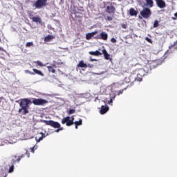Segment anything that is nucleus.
I'll return each mask as SVG.
<instances>
[{"instance_id": "nucleus-15", "label": "nucleus", "mask_w": 177, "mask_h": 177, "mask_svg": "<svg viewBox=\"0 0 177 177\" xmlns=\"http://www.w3.org/2000/svg\"><path fill=\"white\" fill-rule=\"evenodd\" d=\"M96 34H97V31H94V32H92L90 33H87L86 35V39L87 40L92 39L93 37H95V35H96Z\"/></svg>"}, {"instance_id": "nucleus-18", "label": "nucleus", "mask_w": 177, "mask_h": 177, "mask_svg": "<svg viewBox=\"0 0 177 177\" xmlns=\"http://www.w3.org/2000/svg\"><path fill=\"white\" fill-rule=\"evenodd\" d=\"M129 13L130 16H138V11H136L133 8L129 9Z\"/></svg>"}, {"instance_id": "nucleus-29", "label": "nucleus", "mask_w": 177, "mask_h": 177, "mask_svg": "<svg viewBox=\"0 0 177 177\" xmlns=\"http://www.w3.org/2000/svg\"><path fill=\"white\" fill-rule=\"evenodd\" d=\"M34 64H36L37 66H39V67H44L45 66L44 64H42V62H41V61H36V62H34Z\"/></svg>"}, {"instance_id": "nucleus-5", "label": "nucleus", "mask_w": 177, "mask_h": 177, "mask_svg": "<svg viewBox=\"0 0 177 177\" xmlns=\"http://www.w3.org/2000/svg\"><path fill=\"white\" fill-rule=\"evenodd\" d=\"M25 157V155H21V156H17V155H14L12 157V161L11 164L12 165L10 167L8 173H12L14 172V169H15V165H16L17 162H19L22 158Z\"/></svg>"}, {"instance_id": "nucleus-14", "label": "nucleus", "mask_w": 177, "mask_h": 177, "mask_svg": "<svg viewBox=\"0 0 177 177\" xmlns=\"http://www.w3.org/2000/svg\"><path fill=\"white\" fill-rule=\"evenodd\" d=\"M44 138H46L45 134L44 133H39V134L36 136L35 140L37 142H39L41 140H43Z\"/></svg>"}, {"instance_id": "nucleus-38", "label": "nucleus", "mask_w": 177, "mask_h": 177, "mask_svg": "<svg viewBox=\"0 0 177 177\" xmlns=\"http://www.w3.org/2000/svg\"><path fill=\"white\" fill-rule=\"evenodd\" d=\"M146 41H147V42H149V44H152L151 39H150L149 37H146Z\"/></svg>"}, {"instance_id": "nucleus-35", "label": "nucleus", "mask_w": 177, "mask_h": 177, "mask_svg": "<svg viewBox=\"0 0 177 177\" xmlns=\"http://www.w3.org/2000/svg\"><path fill=\"white\" fill-rule=\"evenodd\" d=\"M106 20H108V21H111L113 20V17L107 16Z\"/></svg>"}, {"instance_id": "nucleus-41", "label": "nucleus", "mask_w": 177, "mask_h": 177, "mask_svg": "<svg viewBox=\"0 0 177 177\" xmlns=\"http://www.w3.org/2000/svg\"><path fill=\"white\" fill-rule=\"evenodd\" d=\"M124 92V90H119L118 95H122Z\"/></svg>"}, {"instance_id": "nucleus-12", "label": "nucleus", "mask_w": 177, "mask_h": 177, "mask_svg": "<svg viewBox=\"0 0 177 177\" xmlns=\"http://www.w3.org/2000/svg\"><path fill=\"white\" fill-rule=\"evenodd\" d=\"M46 68H47V70H48L49 73H56L55 68H57V66L55 64H50V66H47Z\"/></svg>"}, {"instance_id": "nucleus-28", "label": "nucleus", "mask_w": 177, "mask_h": 177, "mask_svg": "<svg viewBox=\"0 0 177 177\" xmlns=\"http://www.w3.org/2000/svg\"><path fill=\"white\" fill-rule=\"evenodd\" d=\"M73 124H75V126L82 125V119H80V121L73 122Z\"/></svg>"}, {"instance_id": "nucleus-8", "label": "nucleus", "mask_w": 177, "mask_h": 177, "mask_svg": "<svg viewBox=\"0 0 177 177\" xmlns=\"http://www.w3.org/2000/svg\"><path fill=\"white\" fill-rule=\"evenodd\" d=\"M140 15L143 19H149L150 16H151V10L149 8H144Z\"/></svg>"}, {"instance_id": "nucleus-45", "label": "nucleus", "mask_w": 177, "mask_h": 177, "mask_svg": "<svg viewBox=\"0 0 177 177\" xmlns=\"http://www.w3.org/2000/svg\"><path fill=\"white\" fill-rule=\"evenodd\" d=\"M78 125H75V128L76 129H78Z\"/></svg>"}, {"instance_id": "nucleus-37", "label": "nucleus", "mask_w": 177, "mask_h": 177, "mask_svg": "<svg viewBox=\"0 0 177 177\" xmlns=\"http://www.w3.org/2000/svg\"><path fill=\"white\" fill-rule=\"evenodd\" d=\"M32 153H35V150L37 149V147L34 146L32 148H30Z\"/></svg>"}, {"instance_id": "nucleus-4", "label": "nucleus", "mask_w": 177, "mask_h": 177, "mask_svg": "<svg viewBox=\"0 0 177 177\" xmlns=\"http://www.w3.org/2000/svg\"><path fill=\"white\" fill-rule=\"evenodd\" d=\"M104 8H105V12L106 13H109V15H112L114 16L115 15V8L114 5H115V3H113L111 1H108V2H104Z\"/></svg>"}, {"instance_id": "nucleus-27", "label": "nucleus", "mask_w": 177, "mask_h": 177, "mask_svg": "<svg viewBox=\"0 0 177 177\" xmlns=\"http://www.w3.org/2000/svg\"><path fill=\"white\" fill-rule=\"evenodd\" d=\"M140 58L142 60V62H148V57H147V55L145 54H142L140 57Z\"/></svg>"}, {"instance_id": "nucleus-7", "label": "nucleus", "mask_w": 177, "mask_h": 177, "mask_svg": "<svg viewBox=\"0 0 177 177\" xmlns=\"http://www.w3.org/2000/svg\"><path fill=\"white\" fill-rule=\"evenodd\" d=\"M93 64H86L84 62V60H80L76 66V70L77 71H79V70L80 69L84 71V69H86V68H93Z\"/></svg>"}, {"instance_id": "nucleus-48", "label": "nucleus", "mask_w": 177, "mask_h": 177, "mask_svg": "<svg viewBox=\"0 0 177 177\" xmlns=\"http://www.w3.org/2000/svg\"><path fill=\"white\" fill-rule=\"evenodd\" d=\"M8 176V175H6L5 176H3V177H7Z\"/></svg>"}, {"instance_id": "nucleus-10", "label": "nucleus", "mask_w": 177, "mask_h": 177, "mask_svg": "<svg viewBox=\"0 0 177 177\" xmlns=\"http://www.w3.org/2000/svg\"><path fill=\"white\" fill-rule=\"evenodd\" d=\"M48 100H46L44 99L33 98L32 104H33L34 105H36V106H43V105H45V104H48Z\"/></svg>"}, {"instance_id": "nucleus-16", "label": "nucleus", "mask_w": 177, "mask_h": 177, "mask_svg": "<svg viewBox=\"0 0 177 177\" xmlns=\"http://www.w3.org/2000/svg\"><path fill=\"white\" fill-rule=\"evenodd\" d=\"M30 19L34 22V23H39V24H41L42 23V21L41 19V17H30Z\"/></svg>"}, {"instance_id": "nucleus-1", "label": "nucleus", "mask_w": 177, "mask_h": 177, "mask_svg": "<svg viewBox=\"0 0 177 177\" xmlns=\"http://www.w3.org/2000/svg\"><path fill=\"white\" fill-rule=\"evenodd\" d=\"M32 104V101L28 98H24L20 100L18 112L22 114L23 115H26L29 113L28 109L29 105Z\"/></svg>"}, {"instance_id": "nucleus-21", "label": "nucleus", "mask_w": 177, "mask_h": 177, "mask_svg": "<svg viewBox=\"0 0 177 177\" xmlns=\"http://www.w3.org/2000/svg\"><path fill=\"white\" fill-rule=\"evenodd\" d=\"M151 64H147L145 65V68H144V71L146 73H149L151 71Z\"/></svg>"}, {"instance_id": "nucleus-34", "label": "nucleus", "mask_w": 177, "mask_h": 177, "mask_svg": "<svg viewBox=\"0 0 177 177\" xmlns=\"http://www.w3.org/2000/svg\"><path fill=\"white\" fill-rule=\"evenodd\" d=\"M74 113H75V109H70L69 111H68V113L69 115H72Z\"/></svg>"}, {"instance_id": "nucleus-22", "label": "nucleus", "mask_w": 177, "mask_h": 177, "mask_svg": "<svg viewBox=\"0 0 177 177\" xmlns=\"http://www.w3.org/2000/svg\"><path fill=\"white\" fill-rule=\"evenodd\" d=\"M171 48H174V46H169V50H167L165 54V58H167L171 53H172Z\"/></svg>"}, {"instance_id": "nucleus-11", "label": "nucleus", "mask_w": 177, "mask_h": 177, "mask_svg": "<svg viewBox=\"0 0 177 177\" xmlns=\"http://www.w3.org/2000/svg\"><path fill=\"white\" fill-rule=\"evenodd\" d=\"M156 3L157 6L160 9H163V8H165L167 6L165 1H164L163 0H156Z\"/></svg>"}, {"instance_id": "nucleus-44", "label": "nucleus", "mask_w": 177, "mask_h": 177, "mask_svg": "<svg viewBox=\"0 0 177 177\" xmlns=\"http://www.w3.org/2000/svg\"><path fill=\"white\" fill-rule=\"evenodd\" d=\"M26 45H32V42H28L26 43Z\"/></svg>"}, {"instance_id": "nucleus-40", "label": "nucleus", "mask_w": 177, "mask_h": 177, "mask_svg": "<svg viewBox=\"0 0 177 177\" xmlns=\"http://www.w3.org/2000/svg\"><path fill=\"white\" fill-rule=\"evenodd\" d=\"M111 42H113V44H115V42H117V39H115V38H112L111 39Z\"/></svg>"}, {"instance_id": "nucleus-20", "label": "nucleus", "mask_w": 177, "mask_h": 177, "mask_svg": "<svg viewBox=\"0 0 177 177\" xmlns=\"http://www.w3.org/2000/svg\"><path fill=\"white\" fill-rule=\"evenodd\" d=\"M52 39H55V36L48 35L46 37H44V42H50Z\"/></svg>"}, {"instance_id": "nucleus-43", "label": "nucleus", "mask_w": 177, "mask_h": 177, "mask_svg": "<svg viewBox=\"0 0 177 177\" xmlns=\"http://www.w3.org/2000/svg\"><path fill=\"white\" fill-rule=\"evenodd\" d=\"M90 61H91V62H96V61H97V59H92V58H91V59H90Z\"/></svg>"}, {"instance_id": "nucleus-36", "label": "nucleus", "mask_w": 177, "mask_h": 177, "mask_svg": "<svg viewBox=\"0 0 177 177\" xmlns=\"http://www.w3.org/2000/svg\"><path fill=\"white\" fill-rule=\"evenodd\" d=\"M26 73L30 74V75H35V73L34 72H31V71H30L28 70H26Z\"/></svg>"}, {"instance_id": "nucleus-32", "label": "nucleus", "mask_w": 177, "mask_h": 177, "mask_svg": "<svg viewBox=\"0 0 177 177\" xmlns=\"http://www.w3.org/2000/svg\"><path fill=\"white\" fill-rule=\"evenodd\" d=\"M160 26V24L158 23V21L156 20L153 23V28H157Z\"/></svg>"}, {"instance_id": "nucleus-17", "label": "nucleus", "mask_w": 177, "mask_h": 177, "mask_svg": "<svg viewBox=\"0 0 177 177\" xmlns=\"http://www.w3.org/2000/svg\"><path fill=\"white\" fill-rule=\"evenodd\" d=\"M109 110V108L108 106H101L100 113L102 115H104V113H107Z\"/></svg>"}, {"instance_id": "nucleus-23", "label": "nucleus", "mask_w": 177, "mask_h": 177, "mask_svg": "<svg viewBox=\"0 0 177 177\" xmlns=\"http://www.w3.org/2000/svg\"><path fill=\"white\" fill-rule=\"evenodd\" d=\"M88 54L93 56H101L102 55V53L99 52L98 50H95V52H93V51L88 52Z\"/></svg>"}, {"instance_id": "nucleus-25", "label": "nucleus", "mask_w": 177, "mask_h": 177, "mask_svg": "<svg viewBox=\"0 0 177 177\" xmlns=\"http://www.w3.org/2000/svg\"><path fill=\"white\" fill-rule=\"evenodd\" d=\"M32 71H33V72H34V73H33L34 75L37 74V75H40L41 77L44 76V74L42 73L41 71H39V70H37L36 68H33Z\"/></svg>"}, {"instance_id": "nucleus-19", "label": "nucleus", "mask_w": 177, "mask_h": 177, "mask_svg": "<svg viewBox=\"0 0 177 177\" xmlns=\"http://www.w3.org/2000/svg\"><path fill=\"white\" fill-rule=\"evenodd\" d=\"M104 59L106 60H111V55L106 52V49H103L102 50Z\"/></svg>"}, {"instance_id": "nucleus-3", "label": "nucleus", "mask_w": 177, "mask_h": 177, "mask_svg": "<svg viewBox=\"0 0 177 177\" xmlns=\"http://www.w3.org/2000/svg\"><path fill=\"white\" fill-rule=\"evenodd\" d=\"M40 122L46 124L47 126H50L53 127V129H56L55 132L59 133V131H62L64 130V128L62 127L60 124L58 122H55L53 120H40Z\"/></svg>"}, {"instance_id": "nucleus-2", "label": "nucleus", "mask_w": 177, "mask_h": 177, "mask_svg": "<svg viewBox=\"0 0 177 177\" xmlns=\"http://www.w3.org/2000/svg\"><path fill=\"white\" fill-rule=\"evenodd\" d=\"M40 122L46 124L47 126H50L53 127V129H56L55 132L59 133V131H62L64 130V128L62 127L60 124L58 122H55L53 120H40Z\"/></svg>"}, {"instance_id": "nucleus-30", "label": "nucleus", "mask_w": 177, "mask_h": 177, "mask_svg": "<svg viewBox=\"0 0 177 177\" xmlns=\"http://www.w3.org/2000/svg\"><path fill=\"white\" fill-rule=\"evenodd\" d=\"M5 53H7V52L3 49V47H0V56H4Z\"/></svg>"}, {"instance_id": "nucleus-6", "label": "nucleus", "mask_w": 177, "mask_h": 177, "mask_svg": "<svg viewBox=\"0 0 177 177\" xmlns=\"http://www.w3.org/2000/svg\"><path fill=\"white\" fill-rule=\"evenodd\" d=\"M48 5V0H37L33 4L32 7L35 9H42Z\"/></svg>"}, {"instance_id": "nucleus-9", "label": "nucleus", "mask_w": 177, "mask_h": 177, "mask_svg": "<svg viewBox=\"0 0 177 177\" xmlns=\"http://www.w3.org/2000/svg\"><path fill=\"white\" fill-rule=\"evenodd\" d=\"M73 121H74L73 116L71 117V119H70V116H66L62 119V120L61 121V123H62L63 124H66L67 127H71L73 125V122H74Z\"/></svg>"}, {"instance_id": "nucleus-39", "label": "nucleus", "mask_w": 177, "mask_h": 177, "mask_svg": "<svg viewBox=\"0 0 177 177\" xmlns=\"http://www.w3.org/2000/svg\"><path fill=\"white\" fill-rule=\"evenodd\" d=\"M175 17H172V20H176L177 19V12L174 13Z\"/></svg>"}, {"instance_id": "nucleus-42", "label": "nucleus", "mask_w": 177, "mask_h": 177, "mask_svg": "<svg viewBox=\"0 0 177 177\" xmlns=\"http://www.w3.org/2000/svg\"><path fill=\"white\" fill-rule=\"evenodd\" d=\"M122 27L123 28H127V25L122 24Z\"/></svg>"}, {"instance_id": "nucleus-26", "label": "nucleus", "mask_w": 177, "mask_h": 177, "mask_svg": "<svg viewBox=\"0 0 177 177\" xmlns=\"http://www.w3.org/2000/svg\"><path fill=\"white\" fill-rule=\"evenodd\" d=\"M138 5L140 6H142V8H145V4L146 3V0H136Z\"/></svg>"}, {"instance_id": "nucleus-13", "label": "nucleus", "mask_w": 177, "mask_h": 177, "mask_svg": "<svg viewBox=\"0 0 177 177\" xmlns=\"http://www.w3.org/2000/svg\"><path fill=\"white\" fill-rule=\"evenodd\" d=\"M145 4L144 7L146 6L147 8H153L154 6V1L153 0H145Z\"/></svg>"}, {"instance_id": "nucleus-31", "label": "nucleus", "mask_w": 177, "mask_h": 177, "mask_svg": "<svg viewBox=\"0 0 177 177\" xmlns=\"http://www.w3.org/2000/svg\"><path fill=\"white\" fill-rule=\"evenodd\" d=\"M160 51V49H152L151 53L154 55H158V53H159Z\"/></svg>"}, {"instance_id": "nucleus-33", "label": "nucleus", "mask_w": 177, "mask_h": 177, "mask_svg": "<svg viewBox=\"0 0 177 177\" xmlns=\"http://www.w3.org/2000/svg\"><path fill=\"white\" fill-rule=\"evenodd\" d=\"M131 77H125L124 81L126 83H130L131 82Z\"/></svg>"}, {"instance_id": "nucleus-24", "label": "nucleus", "mask_w": 177, "mask_h": 177, "mask_svg": "<svg viewBox=\"0 0 177 177\" xmlns=\"http://www.w3.org/2000/svg\"><path fill=\"white\" fill-rule=\"evenodd\" d=\"M100 39H103L104 41L107 40L108 38V35L107 33L102 32L100 35Z\"/></svg>"}, {"instance_id": "nucleus-47", "label": "nucleus", "mask_w": 177, "mask_h": 177, "mask_svg": "<svg viewBox=\"0 0 177 177\" xmlns=\"http://www.w3.org/2000/svg\"><path fill=\"white\" fill-rule=\"evenodd\" d=\"M27 47L30 46V45H26Z\"/></svg>"}, {"instance_id": "nucleus-46", "label": "nucleus", "mask_w": 177, "mask_h": 177, "mask_svg": "<svg viewBox=\"0 0 177 177\" xmlns=\"http://www.w3.org/2000/svg\"><path fill=\"white\" fill-rule=\"evenodd\" d=\"M111 102H113V100L111 99V100L109 101V103H111Z\"/></svg>"}]
</instances>
